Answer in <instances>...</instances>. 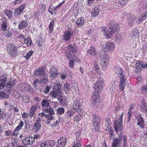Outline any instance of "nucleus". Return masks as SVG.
Listing matches in <instances>:
<instances>
[{"mask_svg":"<svg viewBox=\"0 0 147 147\" xmlns=\"http://www.w3.org/2000/svg\"><path fill=\"white\" fill-rule=\"evenodd\" d=\"M139 33L138 29L136 28H134L131 31L129 35V38L132 39L134 38H136L138 36Z\"/></svg>","mask_w":147,"mask_h":147,"instance_id":"obj_23","label":"nucleus"},{"mask_svg":"<svg viewBox=\"0 0 147 147\" xmlns=\"http://www.w3.org/2000/svg\"><path fill=\"white\" fill-rule=\"evenodd\" d=\"M60 122V120L56 121V122L54 123L53 125L55 126H58L59 125V123Z\"/></svg>","mask_w":147,"mask_h":147,"instance_id":"obj_62","label":"nucleus"},{"mask_svg":"<svg viewBox=\"0 0 147 147\" xmlns=\"http://www.w3.org/2000/svg\"><path fill=\"white\" fill-rule=\"evenodd\" d=\"M20 86L21 87V90L25 91H28L30 92L33 90V89L31 86L29 84L22 83L20 85Z\"/></svg>","mask_w":147,"mask_h":147,"instance_id":"obj_14","label":"nucleus"},{"mask_svg":"<svg viewBox=\"0 0 147 147\" xmlns=\"http://www.w3.org/2000/svg\"><path fill=\"white\" fill-rule=\"evenodd\" d=\"M8 90H4L0 92V97L2 98H6L9 97L10 92Z\"/></svg>","mask_w":147,"mask_h":147,"instance_id":"obj_18","label":"nucleus"},{"mask_svg":"<svg viewBox=\"0 0 147 147\" xmlns=\"http://www.w3.org/2000/svg\"><path fill=\"white\" fill-rule=\"evenodd\" d=\"M10 117V115L8 113H5L4 114H3L1 117V119H7Z\"/></svg>","mask_w":147,"mask_h":147,"instance_id":"obj_46","label":"nucleus"},{"mask_svg":"<svg viewBox=\"0 0 147 147\" xmlns=\"http://www.w3.org/2000/svg\"><path fill=\"white\" fill-rule=\"evenodd\" d=\"M57 143L59 145L58 147H64L66 144V138H61L58 140Z\"/></svg>","mask_w":147,"mask_h":147,"instance_id":"obj_22","label":"nucleus"},{"mask_svg":"<svg viewBox=\"0 0 147 147\" xmlns=\"http://www.w3.org/2000/svg\"><path fill=\"white\" fill-rule=\"evenodd\" d=\"M40 80H39L38 79H36L35 80L34 82L33 83V84L34 85V86H36L37 85V84H42V83H40Z\"/></svg>","mask_w":147,"mask_h":147,"instance_id":"obj_57","label":"nucleus"},{"mask_svg":"<svg viewBox=\"0 0 147 147\" xmlns=\"http://www.w3.org/2000/svg\"><path fill=\"white\" fill-rule=\"evenodd\" d=\"M63 90L65 93L67 94L70 89V86L68 83H66L64 85Z\"/></svg>","mask_w":147,"mask_h":147,"instance_id":"obj_37","label":"nucleus"},{"mask_svg":"<svg viewBox=\"0 0 147 147\" xmlns=\"http://www.w3.org/2000/svg\"><path fill=\"white\" fill-rule=\"evenodd\" d=\"M14 130L12 132L11 131L8 130L5 131V135L7 136H16L17 134H15L14 132Z\"/></svg>","mask_w":147,"mask_h":147,"instance_id":"obj_42","label":"nucleus"},{"mask_svg":"<svg viewBox=\"0 0 147 147\" xmlns=\"http://www.w3.org/2000/svg\"><path fill=\"white\" fill-rule=\"evenodd\" d=\"M103 47L105 51H113L114 50L115 46L113 42H109L104 45Z\"/></svg>","mask_w":147,"mask_h":147,"instance_id":"obj_11","label":"nucleus"},{"mask_svg":"<svg viewBox=\"0 0 147 147\" xmlns=\"http://www.w3.org/2000/svg\"><path fill=\"white\" fill-rule=\"evenodd\" d=\"M7 27V23L6 22H3L1 25V29L3 31L6 30Z\"/></svg>","mask_w":147,"mask_h":147,"instance_id":"obj_51","label":"nucleus"},{"mask_svg":"<svg viewBox=\"0 0 147 147\" xmlns=\"http://www.w3.org/2000/svg\"><path fill=\"white\" fill-rule=\"evenodd\" d=\"M123 143L122 147H127V137L125 135H123Z\"/></svg>","mask_w":147,"mask_h":147,"instance_id":"obj_45","label":"nucleus"},{"mask_svg":"<svg viewBox=\"0 0 147 147\" xmlns=\"http://www.w3.org/2000/svg\"><path fill=\"white\" fill-rule=\"evenodd\" d=\"M74 109L76 110L77 112H79L82 109V107L80 103V100H79L76 99L74 101L73 105Z\"/></svg>","mask_w":147,"mask_h":147,"instance_id":"obj_19","label":"nucleus"},{"mask_svg":"<svg viewBox=\"0 0 147 147\" xmlns=\"http://www.w3.org/2000/svg\"><path fill=\"white\" fill-rule=\"evenodd\" d=\"M86 52L90 55L93 56H95L96 54V52L95 49L92 47H90V48Z\"/></svg>","mask_w":147,"mask_h":147,"instance_id":"obj_35","label":"nucleus"},{"mask_svg":"<svg viewBox=\"0 0 147 147\" xmlns=\"http://www.w3.org/2000/svg\"><path fill=\"white\" fill-rule=\"evenodd\" d=\"M46 9V5L43 3L40 4L38 6V9L39 11L40 12H44Z\"/></svg>","mask_w":147,"mask_h":147,"instance_id":"obj_36","label":"nucleus"},{"mask_svg":"<svg viewBox=\"0 0 147 147\" xmlns=\"http://www.w3.org/2000/svg\"><path fill=\"white\" fill-rule=\"evenodd\" d=\"M37 109V106L36 105H34L31 107L30 111L35 113Z\"/></svg>","mask_w":147,"mask_h":147,"instance_id":"obj_54","label":"nucleus"},{"mask_svg":"<svg viewBox=\"0 0 147 147\" xmlns=\"http://www.w3.org/2000/svg\"><path fill=\"white\" fill-rule=\"evenodd\" d=\"M49 100H44L41 102V106L43 109L46 108L49 106Z\"/></svg>","mask_w":147,"mask_h":147,"instance_id":"obj_32","label":"nucleus"},{"mask_svg":"<svg viewBox=\"0 0 147 147\" xmlns=\"http://www.w3.org/2000/svg\"><path fill=\"white\" fill-rule=\"evenodd\" d=\"M128 0H120L119 3L122 6H124L126 4Z\"/></svg>","mask_w":147,"mask_h":147,"instance_id":"obj_55","label":"nucleus"},{"mask_svg":"<svg viewBox=\"0 0 147 147\" xmlns=\"http://www.w3.org/2000/svg\"><path fill=\"white\" fill-rule=\"evenodd\" d=\"M23 98V101L25 103H27L29 102V99L28 98V96H22Z\"/></svg>","mask_w":147,"mask_h":147,"instance_id":"obj_56","label":"nucleus"},{"mask_svg":"<svg viewBox=\"0 0 147 147\" xmlns=\"http://www.w3.org/2000/svg\"><path fill=\"white\" fill-rule=\"evenodd\" d=\"M45 111L48 114H49V115H53L54 114V112L53 110V109L51 107V106L50 107L48 108H46L45 109Z\"/></svg>","mask_w":147,"mask_h":147,"instance_id":"obj_39","label":"nucleus"},{"mask_svg":"<svg viewBox=\"0 0 147 147\" xmlns=\"http://www.w3.org/2000/svg\"><path fill=\"white\" fill-rule=\"evenodd\" d=\"M50 71L51 74L50 76L51 78H54L57 76V70L54 67L52 66L51 68L50 69Z\"/></svg>","mask_w":147,"mask_h":147,"instance_id":"obj_24","label":"nucleus"},{"mask_svg":"<svg viewBox=\"0 0 147 147\" xmlns=\"http://www.w3.org/2000/svg\"><path fill=\"white\" fill-rule=\"evenodd\" d=\"M4 31H5L4 34L5 36L7 37H10L11 36L12 33L11 32H10L7 30Z\"/></svg>","mask_w":147,"mask_h":147,"instance_id":"obj_53","label":"nucleus"},{"mask_svg":"<svg viewBox=\"0 0 147 147\" xmlns=\"http://www.w3.org/2000/svg\"><path fill=\"white\" fill-rule=\"evenodd\" d=\"M24 42L28 46H30L32 43V40L30 38L28 37L24 39Z\"/></svg>","mask_w":147,"mask_h":147,"instance_id":"obj_47","label":"nucleus"},{"mask_svg":"<svg viewBox=\"0 0 147 147\" xmlns=\"http://www.w3.org/2000/svg\"><path fill=\"white\" fill-rule=\"evenodd\" d=\"M5 13L9 18H11L12 17L13 12L11 10L9 9L6 10L5 11Z\"/></svg>","mask_w":147,"mask_h":147,"instance_id":"obj_40","label":"nucleus"},{"mask_svg":"<svg viewBox=\"0 0 147 147\" xmlns=\"http://www.w3.org/2000/svg\"><path fill=\"white\" fill-rule=\"evenodd\" d=\"M123 135L121 134L118 135L117 138H114L112 143V147H120L122 142V140L123 139Z\"/></svg>","mask_w":147,"mask_h":147,"instance_id":"obj_8","label":"nucleus"},{"mask_svg":"<svg viewBox=\"0 0 147 147\" xmlns=\"http://www.w3.org/2000/svg\"><path fill=\"white\" fill-rule=\"evenodd\" d=\"M25 6V4H23L19 8L16 9L15 11V14L17 15H20L24 10Z\"/></svg>","mask_w":147,"mask_h":147,"instance_id":"obj_26","label":"nucleus"},{"mask_svg":"<svg viewBox=\"0 0 147 147\" xmlns=\"http://www.w3.org/2000/svg\"><path fill=\"white\" fill-rule=\"evenodd\" d=\"M141 92L143 93H146L147 91V86L142 85L141 88Z\"/></svg>","mask_w":147,"mask_h":147,"instance_id":"obj_49","label":"nucleus"},{"mask_svg":"<svg viewBox=\"0 0 147 147\" xmlns=\"http://www.w3.org/2000/svg\"><path fill=\"white\" fill-rule=\"evenodd\" d=\"M15 84V80L14 79H11L10 81L7 82L6 85V89H9V90H11Z\"/></svg>","mask_w":147,"mask_h":147,"instance_id":"obj_25","label":"nucleus"},{"mask_svg":"<svg viewBox=\"0 0 147 147\" xmlns=\"http://www.w3.org/2000/svg\"><path fill=\"white\" fill-rule=\"evenodd\" d=\"M54 21L52 20L51 22L50 23L49 28V32L50 34H51L52 33L53 30V27L54 25Z\"/></svg>","mask_w":147,"mask_h":147,"instance_id":"obj_44","label":"nucleus"},{"mask_svg":"<svg viewBox=\"0 0 147 147\" xmlns=\"http://www.w3.org/2000/svg\"><path fill=\"white\" fill-rule=\"evenodd\" d=\"M94 67L95 70L96 71L99 69V65L97 64L96 61H94Z\"/></svg>","mask_w":147,"mask_h":147,"instance_id":"obj_58","label":"nucleus"},{"mask_svg":"<svg viewBox=\"0 0 147 147\" xmlns=\"http://www.w3.org/2000/svg\"><path fill=\"white\" fill-rule=\"evenodd\" d=\"M77 52V49L75 47H73L69 45L66 47L65 53L66 55V57L68 59H70L72 57L71 53L74 54Z\"/></svg>","mask_w":147,"mask_h":147,"instance_id":"obj_7","label":"nucleus"},{"mask_svg":"<svg viewBox=\"0 0 147 147\" xmlns=\"http://www.w3.org/2000/svg\"><path fill=\"white\" fill-rule=\"evenodd\" d=\"M132 112V111H129L128 113L127 114V116L128 118V120L127 121V122H128L131 119Z\"/></svg>","mask_w":147,"mask_h":147,"instance_id":"obj_59","label":"nucleus"},{"mask_svg":"<svg viewBox=\"0 0 147 147\" xmlns=\"http://www.w3.org/2000/svg\"><path fill=\"white\" fill-rule=\"evenodd\" d=\"M65 112L64 109L62 107H59L57 110V113L58 115H61L63 114Z\"/></svg>","mask_w":147,"mask_h":147,"instance_id":"obj_43","label":"nucleus"},{"mask_svg":"<svg viewBox=\"0 0 147 147\" xmlns=\"http://www.w3.org/2000/svg\"><path fill=\"white\" fill-rule=\"evenodd\" d=\"M24 124L23 121H20L18 126L14 129L15 134H18V131L22 128Z\"/></svg>","mask_w":147,"mask_h":147,"instance_id":"obj_31","label":"nucleus"},{"mask_svg":"<svg viewBox=\"0 0 147 147\" xmlns=\"http://www.w3.org/2000/svg\"><path fill=\"white\" fill-rule=\"evenodd\" d=\"M136 119L137 121L138 125H139L141 128H143L144 122L143 118L141 117V115H139L136 117Z\"/></svg>","mask_w":147,"mask_h":147,"instance_id":"obj_21","label":"nucleus"},{"mask_svg":"<svg viewBox=\"0 0 147 147\" xmlns=\"http://www.w3.org/2000/svg\"><path fill=\"white\" fill-rule=\"evenodd\" d=\"M101 29L102 31L104 33V34L106 36V38H107V35L109 34V33H107V28L105 27H102L101 28Z\"/></svg>","mask_w":147,"mask_h":147,"instance_id":"obj_50","label":"nucleus"},{"mask_svg":"<svg viewBox=\"0 0 147 147\" xmlns=\"http://www.w3.org/2000/svg\"><path fill=\"white\" fill-rule=\"evenodd\" d=\"M41 120L40 119V118H38V119H37L35 121L33 126V128L36 131H38L40 130V128L41 127Z\"/></svg>","mask_w":147,"mask_h":147,"instance_id":"obj_15","label":"nucleus"},{"mask_svg":"<svg viewBox=\"0 0 147 147\" xmlns=\"http://www.w3.org/2000/svg\"><path fill=\"white\" fill-rule=\"evenodd\" d=\"M29 116V114L26 113H24L22 115V117L26 119L28 118Z\"/></svg>","mask_w":147,"mask_h":147,"instance_id":"obj_61","label":"nucleus"},{"mask_svg":"<svg viewBox=\"0 0 147 147\" xmlns=\"http://www.w3.org/2000/svg\"><path fill=\"white\" fill-rule=\"evenodd\" d=\"M45 67L41 66L37 69L34 71V75L38 76H40V83H46L48 81V76L45 72Z\"/></svg>","mask_w":147,"mask_h":147,"instance_id":"obj_2","label":"nucleus"},{"mask_svg":"<svg viewBox=\"0 0 147 147\" xmlns=\"http://www.w3.org/2000/svg\"><path fill=\"white\" fill-rule=\"evenodd\" d=\"M99 10L97 7L94 8L92 11L91 14L92 16L94 17H96L98 14Z\"/></svg>","mask_w":147,"mask_h":147,"instance_id":"obj_38","label":"nucleus"},{"mask_svg":"<svg viewBox=\"0 0 147 147\" xmlns=\"http://www.w3.org/2000/svg\"><path fill=\"white\" fill-rule=\"evenodd\" d=\"M108 26L111 30L109 34L107 35V38H111L114 33L119 31L120 27L114 21H111L108 24Z\"/></svg>","mask_w":147,"mask_h":147,"instance_id":"obj_4","label":"nucleus"},{"mask_svg":"<svg viewBox=\"0 0 147 147\" xmlns=\"http://www.w3.org/2000/svg\"><path fill=\"white\" fill-rule=\"evenodd\" d=\"M77 112L76 110L72 109L68 111L65 113V117L66 118H70L71 116L73 115L74 113Z\"/></svg>","mask_w":147,"mask_h":147,"instance_id":"obj_27","label":"nucleus"},{"mask_svg":"<svg viewBox=\"0 0 147 147\" xmlns=\"http://www.w3.org/2000/svg\"><path fill=\"white\" fill-rule=\"evenodd\" d=\"M104 81L102 79H98L96 81L93 86V88L95 89V92H93L92 97L93 105L97 106L99 104L98 92L102 89Z\"/></svg>","mask_w":147,"mask_h":147,"instance_id":"obj_1","label":"nucleus"},{"mask_svg":"<svg viewBox=\"0 0 147 147\" xmlns=\"http://www.w3.org/2000/svg\"><path fill=\"white\" fill-rule=\"evenodd\" d=\"M127 19L128 23L131 25L134 23L136 17L134 15H129L127 16Z\"/></svg>","mask_w":147,"mask_h":147,"instance_id":"obj_28","label":"nucleus"},{"mask_svg":"<svg viewBox=\"0 0 147 147\" xmlns=\"http://www.w3.org/2000/svg\"><path fill=\"white\" fill-rule=\"evenodd\" d=\"M142 61H137V62L136 64V66H141L142 67Z\"/></svg>","mask_w":147,"mask_h":147,"instance_id":"obj_63","label":"nucleus"},{"mask_svg":"<svg viewBox=\"0 0 147 147\" xmlns=\"http://www.w3.org/2000/svg\"><path fill=\"white\" fill-rule=\"evenodd\" d=\"M113 124L115 130L117 133L122 130L123 127L122 123H118L117 121L116 120L114 122Z\"/></svg>","mask_w":147,"mask_h":147,"instance_id":"obj_13","label":"nucleus"},{"mask_svg":"<svg viewBox=\"0 0 147 147\" xmlns=\"http://www.w3.org/2000/svg\"><path fill=\"white\" fill-rule=\"evenodd\" d=\"M61 86L60 84H57L53 86V91L50 94L52 96L55 98H58L61 96Z\"/></svg>","mask_w":147,"mask_h":147,"instance_id":"obj_6","label":"nucleus"},{"mask_svg":"<svg viewBox=\"0 0 147 147\" xmlns=\"http://www.w3.org/2000/svg\"><path fill=\"white\" fill-rule=\"evenodd\" d=\"M34 142V138L32 136L26 137L22 141L23 143L25 144H32Z\"/></svg>","mask_w":147,"mask_h":147,"instance_id":"obj_16","label":"nucleus"},{"mask_svg":"<svg viewBox=\"0 0 147 147\" xmlns=\"http://www.w3.org/2000/svg\"><path fill=\"white\" fill-rule=\"evenodd\" d=\"M55 144V142L53 141H50L49 142H44L41 143L40 145V147H52Z\"/></svg>","mask_w":147,"mask_h":147,"instance_id":"obj_17","label":"nucleus"},{"mask_svg":"<svg viewBox=\"0 0 147 147\" xmlns=\"http://www.w3.org/2000/svg\"><path fill=\"white\" fill-rule=\"evenodd\" d=\"M147 17V11L145 12L140 15L138 18L136 22L137 24H140Z\"/></svg>","mask_w":147,"mask_h":147,"instance_id":"obj_20","label":"nucleus"},{"mask_svg":"<svg viewBox=\"0 0 147 147\" xmlns=\"http://www.w3.org/2000/svg\"><path fill=\"white\" fill-rule=\"evenodd\" d=\"M115 39L116 42H119L122 40V38L120 34H117L115 36Z\"/></svg>","mask_w":147,"mask_h":147,"instance_id":"obj_48","label":"nucleus"},{"mask_svg":"<svg viewBox=\"0 0 147 147\" xmlns=\"http://www.w3.org/2000/svg\"><path fill=\"white\" fill-rule=\"evenodd\" d=\"M108 132L110 135L109 137L110 138V139H111V138H113L114 137V133L113 132V129L112 127H110L109 128V129H108Z\"/></svg>","mask_w":147,"mask_h":147,"instance_id":"obj_41","label":"nucleus"},{"mask_svg":"<svg viewBox=\"0 0 147 147\" xmlns=\"http://www.w3.org/2000/svg\"><path fill=\"white\" fill-rule=\"evenodd\" d=\"M7 51L8 53L12 57L16 56L17 49L13 44H9L7 45Z\"/></svg>","mask_w":147,"mask_h":147,"instance_id":"obj_10","label":"nucleus"},{"mask_svg":"<svg viewBox=\"0 0 147 147\" xmlns=\"http://www.w3.org/2000/svg\"><path fill=\"white\" fill-rule=\"evenodd\" d=\"M114 69L115 72L118 74L120 78L119 89L121 91H122L125 87L126 79V76L123 73L122 70L119 67H116Z\"/></svg>","mask_w":147,"mask_h":147,"instance_id":"obj_3","label":"nucleus"},{"mask_svg":"<svg viewBox=\"0 0 147 147\" xmlns=\"http://www.w3.org/2000/svg\"><path fill=\"white\" fill-rule=\"evenodd\" d=\"M50 88L51 87L50 86H47L44 90V92L46 94L49 93V91Z\"/></svg>","mask_w":147,"mask_h":147,"instance_id":"obj_60","label":"nucleus"},{"mask_svg":"<svg viewBox=\"0 0 147 147\" xmlns=\"http://www.w3.org/2000/svg\"><path fill=\"white\" fill-rule=\"evenodd\" d=\"M92 125L96 132L99 131L101 125V119L99 116L97 114H94L92 115Z\"/></svg>","mask_w":147,"mask_h":147,"instance_id":"obj_5","label":"nucleus"},{"mask_svg":"<svg viewBox=\"0 0 147 147\" xmlns=\"http://www.w3.org/2000/svg\"><path fill=\"white\" fill-rule=\"evenodd\" d=\"M28 25V23L27 22L23 21L20 22L19 25L18 29L21 30L25 28Z\"/></svg>","mask_w":147,"mask_h":147,"instance_id":"obj_34","label":"nucleus"},{"mask_svg":"<svg viewBox=\"0 0 147 147\" xmlns=\"http://www.w3.org/2000/svg\"><path fill=\"white\" fill-rule=\"evenodd\" d=\"M45 116L46 117L45 119V122L47 124H49L53 119V117L51 115L47 114L45 115Z\"/></svg>","mask_w":147,"mask_h":147,"instance_id":"obj_33","label":"nucleus"},{"mask_svg":"<svg viewBox=\"0 0 147 147\" xmlns=\"http://www.w3.org/2000/svg\"><path fill=\"white\" fill-rule=\"evenodd\" d=\"M73 34V32L71 30H66L62 36V39L65 41L69 40Z\"/></svg>","mask_w":147,"mask_h":147,"instance_id":"obj_12","label":"nucleus"},{"mask_svg":"<svg viewBox=\"0 0 147 147\" xmlns=\"http://www.w3.org/2000/svg\"><path fill=\"white\" fill-rule=\"evenodd\" d=\"M101 57L102 61L101 64L102 66V68L104 69L107 66L109 62V56L103 51L101 54Z\"/></svg>","mask_w":147,"mask_h":147,"instance_id":"obj_9","label":"nucleus"},{"mask_svg":"<svg viewBox=\"0 0 147 147\" xmlns=\"http://www.w3.org/2000/svg\"><path fill=\"white\" fill-rule=\"evenodd\" d=\"M84 23V20L82 17H80L76 21V24L78 26H81L83 25Z\"/></svg>","mask_w":147,"mask_h":147,"instance_id":"obj_30","label":"nucleus"},{"mask_svg":"<svg viewBox=\"0 0 147 147\" xmlns=\"http://www.w3.org/2000/svg\"><path fill=\"white\" fill-rule=\"evenodd\" d=\"M6 76H3V78L1 79L0 81V89H2L5 86H6V84H5L6 81L7 80Z\"/></svg>","mask_w":147,"mask_h":147,"instance_id":"obj_29","label":"nucleus"},{"mask_svg":"<svg viewBox=\"0 0 147 147\" xmlns=\"http://www.w3.org/2000/svg\"><path fill=\"white\" fill-rule=\"evenodd\" d=\"M33 52L34 51H30L26 54V55L24 57L26 58L27 59H29L30 57L32 55Z\"/></svg>","mask_w":147,"mask_h":147,"instance_id":"obj_52","label":"nucleus"},{"mask_svg":"<svg viewBox=\"0 0 147 147\" xmlns=\"http://www.w3.org/2000/svg\"><path fill=\"white\" fill-rule=\"evenodd\" d=\"M73 147H81V146L80 142H77L76 144H75Z\"/></svg>","mask_w":147,"mask_h":147,"instance_id":"obj_64","label":"nucleus"}]
</instances>
